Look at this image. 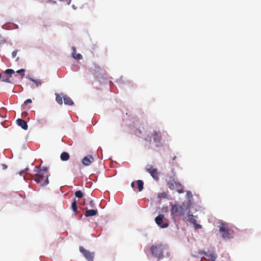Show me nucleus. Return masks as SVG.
<instances>
[{"label":"nucleus","instance_id":"1","mask_svg":"<svg viewBox=\"0 0 261 261\" xmlns=\"http://www.w3.org/2000/svg\"><path fill=\"white\" fill-rule=\"evenodd\" d=\"M38 168V166L35 167V171L36 172V174L34 175H32V178L40 186H44L48 184V174L47 168L44 167L40 169Z\"/></svg>","mask_w":261,"mask_h":261},{"label":"nucleus","instance_id":"2","mask_svg":"<svg viewBox=\"0 0 261 261\" xmlns=\"http://www.w3.org/2000/svg\"><path fill=\"white\" fill-rule=\"evenodd\" d=\"M186 206L184 202L178 206L176 204L172 205L171 208V215L172 218L177 216H183L185 214Z\"/></svg>","mask_w":261,"mask_h":261},{"label":"nucleus","instance_id":"3","mask_svg":"<svg viewBox=\"0 0 261 261\" xmlns=\"http://www.w3.org/2000/svg\"><path fill=\"white\" fill-rule=\"evenodd\" d=\"M164 246L161 244L152 245L150 247V251L153 256L160 259L163 257Z\"/></svg>","mask_w":261,"mask_h":261},{"label":"nucleus","instance_id":"4","mask_svg":"<svg viewBox=\"0 0 261 261\" xmlns=\"http://www.w3.org/2000/svg\"><path fill=\"white\" fill-rule=\"evenodd\" d=\"M151 138H152L153 141L155 143H159L160 142L162 138L161 133L159 130H154L152 133L151 137L147 136L144 138L146 141L150 143L151 141Z\"/></svg>","mask_w":261,"mask_h":261},{"label":"nucleus","instance_id":"5","mask_svg":"<svg viewBox=\"0 0 261 261\" xmlns=\"http://www.w3.org/2000/svg\"><path fill=\"white\" fill-rule=\"evenodd\" d=\"M155 222L156 224L162 228H165L169 226L167 220L164 218V214H160L155 218Z\"/></svg>","mask_w":261,"mask_h":261},{"label":"nucleus","instance_id":"6","mask_svg":"<svg viewBox=\"0 0 261 261\" xmlns=\"http://www.w3.org/2000/svg\"><path fill=\"white\" fill-rule=\"evenodd\" d=\"M169 188L171 189H176L178 193H182L184 192V187L179 182L174 181L173 180H169L168 182Z\"/></svg>","mask_w":261,"mask_h":261},{"label":"nucleus","instance_id":"7","mask_svg":"<svg viewBox=\"0 0 261 261\" xmlns=\"http://www.w3.org/2000/svg\"><path fill=\"white\" fill-rule=\"evenodd\" d=\"M146 170L150 173V175L155 179H159V173L157 169L154 168L152 165H148L146 166Z\"/></svg>","mask_w":261,"mask_h":261},{"label":"nucleus","instance_id":"8","mask_svg":"<svg viewBox=\"0 0 261 261\" xmlns=\"http://www.w3.org/2000/svg\"><path fill=\"white\" fill-rule=\"evenodd\" d=\"M14 73V70L11 69H6L4 73H0V79H1L2 76H3V79H2V82L6 83H10V77L9 76V75H11Z\"/></svg>","mask_w":261,"mask_h":261},{"label":"nucleus","instance_id":"9","mask_svg":"<svg viewBox=\"0 0 261 261\" xmlns=\"http://www.w3.org/2000/svg\"><path fill=\"white\" fill-rule=\"evenodd\" d=\"M219 231L221 234L222 237L224 239H230V234L228 228L225 227L224 223H222L219 227Z\"/></svg>","mask_w":261,"mask_h":261},{"label":"nucleus","instance_id":"10","mask_svg":"<svg viewBox=\"0 0 261 261\" xmlns=\"http://www.w3.org/2000/svg\"><path fill=\"white\" fill-rule=\"evenodd\" d=\"M80 250L82 253L88 261H93L94 257V253L91 252L89 251L86 250L84 247H80Z\"/></svg>","mask_w":261,"mask_h":261},{"label":"nucleus","instance_id":"11","mask_svg":"<svg viewBox=\"0 0 261 261\" xmlns=\"http://www.w3.org/2000/svg\"><path fill=\"white\" fill-rule=\"evenodd\" d=\"M94 161V158L92 155L85 156L82 160V163L85 166H89Z\"/></svg>","mask_w":261,"mask_h":261},{"label":"nucleus","instance_id":"12","mask_svg":"<svg viewBox=\"0 0 261 261\" xmlns=\"http://www.w3.org/2000/svg\"><path fill=\"white\" fill-rule=\"evenodd\" d=\"M188 221L191 223L193 224L196 228H200L201 226L199 224H197V221L196 219L195 218V216L192 214H188Z\"/></svg>","mask_w":261,"mask_h":261},{"label":"nucleus","instance_id":"13","mask_svg":"<svg viewBox=\"0 0 261 261\" xmlns=\"http://www.w3.org/2000/svg\"><path fill=\"white\" fill-rule=\"evenodd\" d=\"M17 124L20 126L24 130H27L28 128V125L27 124V122L20 118H19L16 120Z\"/></svg>","mask_w":261,"mask_h":261},{"label":"nucleus","instance_id":"14","mask_svg":"<svg viewBox=\"0 0 261 261\" xmlns=\"http://www.w3.org/2000/svg\"><path fill=\"white\" fill-rule=\"evenodd\" d=\"M72 56L74 59H75L76 60H81L83 58V57L81 54L76 53L75 47H74V46L72 47Z\"/></svg>","mask_w":261,"mask_h":261},{"label":"nucleus","instance_id":"15","mask_svg":"<svg viewBox=\"0 0 261 261\" xmlns=\"http://www.w3.org/2000/svg\"><path fill=\"white\" fill-rule=\"evenodd\" d=\"M97 210H87L85 213V216L87 217L95 216L97 214Z\"/></svg>","mask_w":261,"mask_h":261},{"label":"nucleus","instance_id":"16","mask_svg":"<svg viewBox=\"0 0 261 261\" xmlns=\"http://www.w3.org/2000/svg\"><path fill=\"white\" fill-rule=\"evenodd\" d=\"M63 97L64 99V103L66 105L68 106H72L73 105V101L72 99L67 95H63Z\"/></svg>","mask_w":261,"mask_h":261},{"label":"nucleus","instance_id":"17","mask_svg":"<svg viewBox=\"0 0 261 261\" xmlns=\"http://www.w3.org/2000/svg\"><path fill=\"white\" fill-rule=\"evenodd\" d=\"M60 158L63 161H68L70 158L69 154L67 152H63L61 153Z\"/></svg>","mask_w":261,"mask_h":261},{"label":"nucleus","instance_id":"18","mask_svg":"<svg viewBox=\"0 0 261 261\" xmlns=\"http://www.w3.org/2000/svg\"><path fill=\"white\" fill-rule=\"evenodd\" d=\"M137 184L138 189L139 191V192L142 191V190L143 189V185H144L143 181L141 180H138L137 181Z\"/></svg>","mask_w":261,"mask_h":261},{"label":"nucleus","instance_id":"19","mask_svg":"<svg viewBox=\"0 0 261 261\" xmlns=\"http://www.w3.org/2000/svg\"><path fill=\"white\" fill-rule=\"evenodd\" d=\"M63 96H61L60 94L56 93V100L59 104L62 105L63 103Z\"/></svg>","mask_w":261,"mask_h":261},{"label":"nucleus","instance_id":"20","mask_svg":"<svg viewBox=\"0 0 261 261\" xmlns=\"http://www.w3.org/2000/svg\"><path fill=\"white\" fill-rule=\"evenodd\" d=\"M71 207L74 213H76L77 212V202L75 199H74L72 203Z\"/></svg>","mask_w":261,"mask_h":261},{"label":"nucleus","instance_id":"21","mask_svg":"<svg viewBox=\"0 0 261 261\" xmlns=\"http://www.w3.org/2000/svg\"><path fill=\"white\" fill-rule=\"evenodd\" d=\"M204 254L207 256L208 259H211L212 261H215L217 258L216 254L214 253H212L208 255H206V253Z\"/></svg>","mask_w":261,"mask_h":261},{"label":"nucleus","instance_id":"22","mask_svg":"<svg viewBox=\"0 0 261 261\" xmlns=\"http://www.w3.org/2000/svg\"><path fill=\"white\" fill-rule=\"evenodd\" d=\"M75 196L79 198H82L84 196V193L82 191L79 190L75 192Z\"/></svg>","mask_w":261,"mask_h":261},{"label":"nucleus","instance_id":"23","mask_svg":"<svg viewBox=\"0 0 261 261\" xmlns=\"http://www.w3.org/2000/svg\"><path fill=\"white\" fill-rule=\"evenodd\" d=\"M30 80L32 81L33 82H34L37 87H38L40 85H41L42 83L41 82V81L39 80H34L32 78H30Z\"/></svg>","mask_w":261,"mask_h":261},{"label":"nucleus","instance_id":"24","mask_svg":"<svg viewBox=\"0 0 261 261\" xmlns=\"http://www.w3.org/2000/svg\"><path fill=\"white\" fill-rule=\"evenodd\" d=\"M17 73L20 74L22 77L24 75L25 70L24 69H21L16 71Z\"/></svg>","mask_w":261,"mask_h":261},{"label":"nucleus","instance_id":"25","mask_svg":"<svg viewBox=\"0 0 261 261\" xmlns=\"http://www.w3.org/2000/svg\"><path fill=\"white\" fill-rule=\"evenodd\" d=\"M187 197L189 198V199H191L192 198L193 196H192V193L190 192V191H187Z\"/></svg>","mask_w":261,"mask_h":261},{"label":"nucleus","instance_id":"26","mask_svg":"<svg viewBox=\"0 0 261 261\" xmlns=\"http://www.w3.org/2000/svg\"><path fill=\"white\" fill-rule=\"evenodd\" d=\"M32 102V101L31 99H28L24 102V105L27 106L29 103H31Z\"/></svg>","mask_w":261,"mask_h":261},{"label":"nucleus","instance_id":"27","mask_svg":"<svg viewBox=\"0 0 261 261\" xmlns=\"http://www.w3.org/2000/svg\"><path fill=\"white\" fill-rule=\"evenodd\" d=\"M17 50H14L12 53V56L13 58H15L16 55H17Z\"/></svg>","mask_w":261,"mask_h":261},{"label":"nucleus","instance_id":"28","mask_svg":"<svg viewBox=\"0 0 261 261\" xmlns=\"http://www.w3.org/2000/svg\"><path fill=\"white\" fill-rule=\"evenodd\" d=\"M2 169H3V170H6V169H7V168H8L7 165H6V164H2Z\"/></svg>","mask_w":261,"mask_h":261},{"label":"nucleus","instance_id":"29","mask_svg":"<svg viewBox=\"0 0 261 261\" xmlns=\"http://www.w3.org/2000/svg\"><path fill=\"white\" fill-rule=\"evenodd\" d=\"M29 169L28 168H25L24 170H22L19 172L20 175H22L25 171H27Z\"/></svg>","mask_w":261,"mask_h":261},{"label":"nucleus","instance_id":"30","mask_svg":"<svg viewBox=\"0 0 261 261\" xmlns=\"http://www.w3.org/2000/svg\"><path fill=\"white\" fill-rule=\"evenodd\" d=\"M90 205L92 207H93L94 206V203H93V201H90Z\"/></svg>","mask_w":261,"mask_h":261},{"label":"nucleus","instance_id":"31","mask_svg":"<svg viewBox=\"0 0 261 261\" xmlns=\"http://www.w3.org/2000/svg\"><path fill=\"white\" fill-rule=\"evenodd\" d=\"M134 186H135V184H134V182H132V184H131V187L132 188H134Z\"/></svg>","mask_w":261,"mask_h":261},{"label":"nucleus","instance_id":"32","mask_svg":"<svg viewBox=\"0 0 261 261\" xmlns=\"http://www.w3.org/2000/svg\"><path fill=\"white\" fill-rule=\"evenodd\" d=\"M175 159H176V156H174L172 160H173V161H174V160H175Z\"/></svg>","mask_w":261,"mask_h":261},{"label":"nucleus","instance_id":"33","mask_svg":"<svg viewBox=\"0 0 261 261\" xmlns=\"http://www.w3.org/2000/svg\"><path fill=\"white\" fill-rule=\"evenodd\" d=\"M138 133H139V134H141V131L140 130H139Z\"/></svg>","mask_w":261,"mask_h":261},{"label":"nucleus","instance_id":"34","mask_svg":"<svg viewBox=\"0 0 261 261\" xmlns=\"http://www.w3.org/2000/svg\"><path fill=\"white\" fill-rule=\"evenodd\" d=\"M2 79H3V76H2L1 79H0V80H1L2 81Z\"/></svg>","mask_w":261,"mask_h":261}]
</instances>
